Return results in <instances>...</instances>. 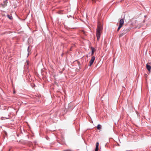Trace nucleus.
Listing matches in <instances>:
<instances>
[{
	"label": "nucleus",
	"mask_w": 151,
	"mask_h": 151,
	"mask_svg": "<svg viewBox=\"0 0 151 151\" xmlns=\"http://www.w3.org/2000/svg\"><path fill=\"white\" fill-rule=\"evenodd\" d=\"M101 126L100 124H99L97 127V128L98 130H99L101 129Z\"/></svg>",
	"instance_id": "obj_5"
},
{
	"label": "nucleus",
	"mask_w": 151,
	"mask_h": 151,
	"mask_svg": "<svg viewBox=\"0 0 151 151\" xmlns=\"http://www.w3.org/2000/svg\"><path fill=\"white\" fill-rule=\"evenodd\" d=\"M124 23V21L123 19H121L119 21V25L122 26Z\"/></svg>",
	"instance_id": "obj_4"
},
{
	"label": "nucleus",
	"mask_w": 151,
	"mask_h": 151,
	"mask_svg": "<svg viewBox=\"0 0 151 151\" xmlns=\"http://www.w3.org/2000/svg\"><path fill=\"white\" fill-rule=\"evenodd\" d=\"M148 63V64L150 65H151V62Z\"/></svg>",
	"instance_id": "obj_13"
},
{
	"label": "nucleus",
	"mask_w": 151,
	"mask_h": 151,
	"mask_svg": "<svg viewBox=\"0 0 151 151\" xmlns=\"http://www.w3.org/2000/svg\"><path fill=\"white\" fill-rule=\"evenodd\" d=\"M99 143L98 142H97L96 144V148H99Z\"/></svg>",
	"instance_id": "obj_9"
},
{
	"label": "nucleus",
	"mask_w": 151,
	"mask_h": 151,
	"mask_svg": "<svg viewBox=\"0 0 151 151\" xmlns=\"http://www.w3.org/2000/svg\"><path fill=\"white\" fill-rule=\"evenodd\" d=\"M78 64L79 65V62H78Z\"/></svg>",
	"instance_id": "obj_15"
},
{
	"label": "nucleus",
	"mask_w": 151,
	"mask_h": 151,
	"mask_svg": "<svg viewBox=\"0 0 151 151\" xmlns=\"http://www.w3.org/2000/svg\"><path fill=\"white\" fill-rule=\"evenodd\" d=\"M95 57L94 56H93L92 57L91 60H92V61H93L94 62V61L95 60Z\"/></svg>",
	"instance_id": "obj_8"
},
{
	"label": "nucleus",
	"mask_w": 151,
	"mask_h": 151,
	"mask_svg": "<svg viewBox=\"0 0 151 151\" xmlns=\"http://www.w3.org/2000/svg\"><path fill=\"white\" fill-rule=\"evenodd\" d=\"M94 52V51L93 50V49L92 48V53H91L92 55L93 54Z\"/></svg>",
	"instance_id": "obj_11"
},
{
	"label": "nucleus",
	"mask_w": 151,
	"mask_h": 151,
	"mask_svg": "<svg viewBox=\"0 0 151 151\" xmlns=\"http://www.w3.org/2000/svg\"><path fill=\"white\" fill-rule=\"evenodd\" d=\"M99 148H96L95 151H98Z\"/></svg>",
	"instance_id": "obj_12"
},
{
	"label": "nucleus",
	"mask_w": 151,
	"mask_h": 151,
	"mask_svg": "<svg viewBox=\"0 0 151 151\" xmlns=\"http://www.w3.org/2000/svg\"><path fill=\"white\" fill-rule=\"evenodd\" d=\"M29 47H28V49H27V50H28V52H29L28 50H29Z\"/></svg>",
	"instance_id": "obj_14"
},
{
	"label": "nucleus",
	"mask_w": 151,
	"mask_h": 151,
	"mask_svg": "<svg viewBox=\"0 0 151 151\" xmlns=\"http://www.w3.org/2000/svg\"><path fill=\"white\" fill-rule=\"evenodd\" d=\"M146 68L147 70L150 72L151 69V66L150 65L148 64V63H147L146 64Z\"/></svg>",
	"instance_id": "obj_3"
},
{
	"label": "nucleus",
	"mask_w": 151,
	"mask_h": 151,
	"mask_svg": "<svg viewBox=\"0 0 151 151\" xmlns=\"http://www.w3.org/2000/svg\"><path fill=\"white\" fill-rule=\"evenodd\" d=\"M4 4L1 3V5L3 8H4L7 5V3H8L7 0H5L4 1Z\"/></svg>",
	"instance_id": "obj_2"
},
{
	"label": "nucleus",
	"mask_w": 151,
	"mask_h": 151,
	"mask_svg": "<svg viewBox=\"0 0 151 151\" xmlns=\"http://www.w3.org/2000/svg\"><path fill=\"white\" fill-rule=\"evenodd\" d=\"M102 27L101 24L99 23L97 26V28L96 29V35L97 39L98 40L100 37V35L102 32Z\"/></svg>",
	"instance_id": "obj_1"
},
{
	"label": "nucleus",
	"mask_w": 151,
	"mask_h": 151,
	"mask_svg": "<svg viewBox=\"0 0 151 151\" xmlns=\"http://www.w3.org/2000/svg\"><path fill=\"white\" fill-rule=\"evenodd\" d=\"M7 17L10 19H13V17H12V16H10L9 15H7Z\"/></svg>",
	"instance_id": "obj_7"
},
{
	"label": "nucleus",
	"mask_w": 151,
	"mask_h": 151,
	"mask_svg": "<svg viewBox=\"0 0 151 151\" xmlns=\"http://www.w3.org/2000/svg\"><path fill=\"white\" fill-rule=\"evenodd\" d=\"M122 27V26L119 25V26L117 29V31H119L120 29L121 28V27Z\"/></svg>",
	"instance_id": "obj_10"
},
{
	"label": "nucleus",
	"mask_w": 151,
	"mask_h": 151,
	"mask_svg": "<svg viewBox=\"0 0 151 151\" xmlns=\"http://www.w3.org/2000/svg\"><path fill=\"white\" fill-rule=\"evenodd\" d=\"M93 62L94 61L91 60L89 62L90 64L89 65V66H91V65L93 64Z\"/></svg>",
	"instance_id": "obj_6"
},
{
	"label": "nucleus",
	"mask_w": 151,
	"mask_h": 151,
	"mask_svg": "<svg viewBox=\"0 0 151 151\" xmlns=\"http://www.w3.org/2000/svg\"><path fill=\"white\" fill-rule=\"evenodd\" d=\"M58 13H59V14H61V13H60V12H58Z\"/></svg>",
	"instance_id": "obj_16"
}]
</instances>
